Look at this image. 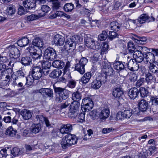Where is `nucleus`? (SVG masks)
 I'll list each match as a JSON object with an SVG mask.
<instances>
[{
  "label": "nucleus",
  "instance_id": "nucleus-1",
  "mask_svg": "<svg viewBox=\"0 0 158 158\" xmlns=\"http://www.w3.org/2000/svg\"><path fill=\"white\" fill-rule=\"evenodd\" d=\"M94 106L93 102L89 98H86L83 99L81 103V110H84L85 111H82L78 116V121L82 123L85 121V112L91 110Z\"/></svg>",
  "mask_w": 158,
  "mask_h": 158
},
{
  "label": "nucleus",
  "instance_id": "nucleus-2",
  "mask_svg": "<svg viewBox=\"0 0 158 158\" xmlns=\"http://www.w3.org/2000/svg\"><path fill=\"white\" fill-rule=\"evenodd\" d=\"M53 88L55 94V101L57 102L60 103L69 97V91L65 89L55 86Z\"/></svg>",
  "mask_w": 158,
  "mask_h": 158
},
{
  "label": "nucleus",
  "instance_id": "nucleus-3",
  "mask_svg": "<svg viewBox=\"0 0 158 158\" xmlns=\"http://www.w3.org/2000/svg\"><path fill=\"white\" fill-rule=\"evenodd\" d=\"M12 68H8L2 70L0 75V85L5 86L10 81L13 75Z\"/></svg>",
  "mask_w": 158,
  "mask_h": 158
},
{
  "label": "nucleus",
  "instance_id": "nucleus-4",
  "mask_svg": "<svg viewBox=\"0 0 158 158\" xmlns=\"http://www.w3.org/2000/svg\"><path fill=\"white\" fill-rule=\"evenodd\" d=\"M77 139L76 136L71 134H68L63 137L61 142L62 148L65 149L66 148L76 144Z\"/></svg>",
  "mask_w": 158,
  "mask_h": 158
},
{
  "label": "nucleus",
  "instance_id": "nucleus-5",
  "mask_svg": "<svg viewBox=\"0 0 158 158\" xmlns=\"http://www.w3.org/2000/svg\"><path fill=\"white\" fill-rule=\"evenodd\" d=\"M9 49V56L11 58V60L9 62V65L13 67L14 62L20 61L19 58L20 55L19 50L14 45H11L8 47Z\"/></svg>",
  "mask_w": 158,
  "mask_h": 158
},
{
  "label": "nucleus",
  "instance_id": "nucleus-6",
  "mask_svg": "<svg viewBox=\"0 0 158 158\" xmlns=\"http://www.w3.org/2000/svg\"><path fill=\"white\" fill-rule=\"evenodd\" d=\"M56 51L52 48H48L44 51L43 56L44 60L53 61L57 57Z\"/></svg>",
  "mask_w": 158,
  "mask_h": 158
},
{
  "label": "nucleus",
  "instance_id": "nucleus-7",
  "mask_svg": "<svg viewBox=\"0 0 158 158\" xmlns=\"http://www.w3.org/2000/svg\"><path fill=\"white\" fill-rule=\"evenodd\" d=\"M65 63H65L62 60H56L53 61L52 64L53 66L57 68L62 69L64 67L63 69L64 72L65 73L66 72L69 70L70 66V62L69 61H67Z\"/></svg>",
  "mask_w": 158,
  "mask_h": 158
},
{
  "label": "nucleus",
  "instance_id": "nucleus-8",
  "mask_svg": "<svg viewBox=\"0 0 158 158\" xmlns=\"http://www.w3.org/2000/svg\"><path fill=\"white\" fill-rule=\"evenodd\" d=\"M26 49L29 52L35 60H38L41 58L42 51L40 48H35L33 46H31L27 48Z\"/></svg>",
  "mask_w": 158,
  "mask_h": 158
},
{
  "label": "nucleus",
  "instance_id": "nucleus-9",
  "mask_svg": "<svg viewBox=\"0 0 158 158\" xmlns=\"http://www.w3.org/2000/svg\"><path fill=\"white\" fill-rule=\"evenodd\" d=\"M80 103L78 102L73 101L70 105V113L69 116L71 118H75L77 116Z\"/></svg>",
  "mask_w": 158,
  "mask_h": 158
},
{
  "label": "nucleus",
  "instance_id": "nucleus-10",
  "mask_svg": "<svg viewBox=\"0 0 158 158\" xmlns=\"http://www.w3.org/2000/svg\"><path fill=\"white\" fill-rule=\"evenodd\" d=\"M67 38L64 47L65 52L68 53L69 51V52L73 51V50L75 48L76 44L73 41V37L69 36L67 37Z\"/></svg>",
  "mask_w": 158,
  "mask_h": 158
},
{
  "label": "nucleus",
  "instance_id": "nucleus-11",
  "mask_svg": "<svg viewBox=\"0 0 158 158\" xmlns=\"http://www.w3.org/2000/svg\"><path fill=\"white\" fill-rule=\"evenodd\" d=\"M88 61V60L85 57H82L79 62L75 64V69L80 74H83L85 72V65Z\"/></svg>",
  "mask_w": 158,
  "mask_h": 158
},
{
  "label": "nucleus",
  "instance_id": "nucleus-12",
  "mask_svg": "<svg viewBox=\"0 0 158 158\" xmlns=\"http://www.w3.org/2000/svg\"><path fill=\"white\" fill-rule=\"evenodd\" d=\"M31 74L34 78L35 80H38L42 76L41 71V66L37 64L36 65H34L32 67Z\"/></svg>",
  "mask_w": 158,
  "mask_h": 158
},
{
  "label": "nucleus",
  "instance_id": "nucleus-13",
  "mask_svg": "<svg viewBox=\"0 0 158 158\" xmlns=\"http://www.w3.org/2000/svg\"><path fill=\"white\" fill-rule=\"evenodd\" d=\"M84 43L86 46L89 48L93 50H97L98 49L96 48V45L95 44L94 39L88 37L87 35L85 37Z\"/></svg>",
  "mask_w": 158,
  "mask_h": 158
},
{
  "label": "nucleus",
  "instance_id": "nucleus-14",
  "mask_svg": "<svg viewBox=\"0 0 158 158\" xmlns=\"http://www.w3.org/2000/svg\"><path fill=\"white\" fill-rule=\"evenodd\" d=\"M155 21V18L152 16L150 17L146 14H142L137 19V21L140 24H142L146 22H150Z\"/></svg>",
  "mask_w": 158,
  "mask_h": 158
},
{
  "label": "nucleus",
  "instance_id": "nucleus-15",
  "mask_svg": "<svg viewBox=\"0 0 158 158\" xmlns=\"http://www.w3.org/2000/svg\"><path fill=\"white\" fill-rule=\"evenodd\" d=\"M38 92L43 96L51 98L53 97V90L51 88H41L38 90Z\"/></svg>",
  "mask_w": 158,
  "mask_h": 158
},
{
  "label": "nucleus",
  "instance_id": "nucleus-16",
  "mask_svg": "<svg viewBox=\"0 0 158 158\" xmlns=\"http://www.w3.org/2000/svg\"><path fill=\"white\" fill-rule=\"evenodd\" d=\"M73 130V126L70 124H63L62 125L60 129V132L62 134H67Z\"/></svg>",
  "mask_w": 158,
  "mask_h": 158
},
{
  "label": "nucleus",
  "instance_id": "nucleus-17",
  "mask_svg": "<svg viewBox=\"0 0 158 158\" xmlns=\"http://www.w3.org/2000/svg\"><path fill=\"white\" fill-rule=\"evenodd\" d=\"M23 5L24 7L28 9H38V6L34 0H26L23 1Z\"/></svg>",
  "mask_w": 158,
  "mask_h": 158
},
{
  "label": "nucleus",
  "instance_id": "nucleus-18",
  "mask_svg": "<svg viewBox=\"0 0 158 158\" xmlns=\"http://www.w3.org/2000/svg\"><path fill=\"white\" fill-rule=\"evenodd\" d=\"M33 36L31 34H29L27 35L25 37H23L20 39L18 40L17 43L18 45L21 47H23L27 45L29 42V38L30 37Z\"/></svg>",
  "mask_w": 158,
  "mask_h": 158
},
{
  "label": "nucleus",
  "instance_id": "nucleus-19",
  "mask_svg": "<svg viewBox=\"0 0 158 158\" xmlns=\"http://www.w3.org/2000/svg\"><path fill=\"white\" fill-rule=\"evenodd\" d=\"M138 62L134 59H131L127 64L128 69L132 71H137L139 69V64H138Z\"/></svg>",
  "mask_w": 158,
  "mask_h": 158
},
{
  "label": "nucleus",
  "instance_id": "nucleus-20",
  "mask_svg": "<svg viewBox=\"0 0 158 158\" xmlns=\"http://www.w3.org/2000/svg\"><path fill=\"white\" fill-rule=\"evenodd\" d=\"M102 71L107 76H110L114 74V70L113 68L108 63H104L103 64Z\"/></svg>",
  "mask_w": 158,
  "mask_h": 158
},
{
  "label": "nucleus",
  "instance_id": "nucleus-21",
  "mask_svg": "<svg viewBox=\"0 0 158 158\" xmlns=\"http://www.w3.org/2000/svg\"><path fill=\"white\" fill-rule=\"evenodd\" d=\"M110 113L108 108H104L99 113L98 117L102 120H105L109 117Z\"/></svg>",
  "mask_w": 158,
  "mask_h": 158
},
{
  "label": "nucleus",
  "instance_id": "nucleus-22",
  "mask_svg": "<svg viewBox=\"0 0 158 158\" xmlns=\"http://www.w3.org/2000/svg\"><path fill=\"white\" fill-rule=\"evenodd\" d=\"M65 41L64 37L59 35H55L54 38V42L56 45L58 46H62Z\"/></svg>",
  "mask_w": 158,
  "mask_h": 158
},
{
  "label": "nucleus",
  "instance_id": "nucleus-23",
  "mask_svg": "<svg viewBox=\"0 0 158 158\" xmlns=\"http://www.w3.org/2000/svg\"><path fill=\"white\" fill-rule=\"evenodd\" d=\"M133 56L134 60L138 63L142 62L145 57L144 55H143L139 50H138L135 51L133 53Z\"/></svg>",
  "mask_w": 158,
  "mask_h": 158
},
{
  "label": "nucleus",
  "instance_id": "nucleus-24",
  "mask_svg": "<svg viewBox=\"0 0 158 158\" xmlns=\"http://www.w3.org/2000/svg\"><path fill=\"white\" fill-rule=\"evenodd\" d=\"M123 94V92L122 88L119 87H117L113 89L112 95L115 98H119Z\"/></svg>",
  "mask_w": 158,
  "mask_h": 158
},
{
  "label": "nucleus",
  "instance_id": "nucleus-25",
  "mask_svg": "<svg viewBox=\"0 0 158 158\" xmlns=\"http://www.w3.org/2000/svg\"><path fill=\"white\" fill-rule=\"evenodd\" d=\"M128 94L130 98L132 99H134L138 96L139 90L136 88H133L130 89Z\"/></svg>",
  "mask_w": 158,
  "mask_h": 158
},
{
  "label": "nucleus",
  "instance_id": "nucleus-26",
  "mask_svg": "<svg viewBox=\"0 0 158 158\" xmlns=\"http://www.w3.org/2000/svg\"><path fill=\"white\" fill-rule=\"evenodd\" d=\"M20 114L24 120H27L31 118L33 112L32 111L27 109H24L21 111Z\"/></svg>",
  "mask_w": 158,
  "mask_h": 158
},
{
  "label": "nucleus",
  "instance_id": "nucleus-27",
  "mask_svg": "<svg viewBox=\"0 0 158 158\" xmlns=\"http://www.w3.org/2000/svg\"><path fill=\"white\" fill-rule=\"evenodd\" d=\"M149 71L155 74H158V63H151L149 66Z\"/></svg>",
  "mask_w": 158,
  "mask_h": 158
},
{
  "label": "nucleus",
  "instance_id": "nucleus-28",
  "mask_svg": "<svg viewBox=\"0 0 158 158\" xmlns=\"http://www.w3.org/2000/svg\"><path fill=\"white\" fill-rule=\"evenodd\" d=\"M138 106L140 109V110L143 112L147 110L148 106V103L146 100L142 99L139 102Z\"/></svg>",
  "mask_w": 158,
  "mask_h": 158
},
{
  "label": "nucleus",
  "instance_id": "nucleus-29",
  "mask_svg": "<svg viewBox=\"0 0 158 158\" xmlns=\"http://www.w3.org/2000/svg\"><path fill=\"white\" fill-rule=\"evenodd\" d=\"M41 128L40 124H33L31 127V131L34 134L38 133L40 131Z\"/></svg>",
  "mask_w": 158,
  "mask_h": 158
},
{
  "label": "nucleus",
  "instance_id": "nucleus-30",
  "mask_svg": "<svg viewBox=\"0 0 158 158\" xmlns=\"http://www.w3.org/2000/svg\"><path fill=\"white\" fill-rule=\"evenodd\" d=\"M122 24H120L115 21H113L110 24V27L111 30L114 31H118L121 27Z\"/></svg>",
  "mask_w": 158,
  "mask_h": 158
},
{
  "label": "nucleus",
  "instance_id": "nucleus-31",
  "mask_svg": "<svg viewBox=\"0 0 158 158\" xmlns=\"http://www.w3.org/2000/svg\"><path fill=\"white\" fill-rule=\"evenodd\" d=\"M33 45L38 48H42L44 45V43L42 39L36 38L32 41Z\"/></svg>",
  "mask_w": 158,
  "mask_h": 158
},
{
  "label": "nucleus",
  "instance_id": "nucleus-32",
  "mask_svg": "<svg viewBox=\"0 0 158 158\" xmlns=\"http://www.w3.org/2000/svg\"><path fill=\"white\" fill-rule=\"evenodd\" d=\"M102 84L99 81V78H97L91 83V87L92 88L95 89H99L101 86Z\"/></svg>",
  "mask_w": 158,
  "mask_h": 158
},
{
  "label": "nucleus",
  "instance_id": "nucleus-33",
  "mask_svg": "<svg viewBox=\"0 0 158 158\" xmlns=\"http://www.w3.org/2000/svg\"><path fill=\"white\" fill-rule=\"evenodd\" d=\"M23 149L19 148L17 147L14 148L12 150H11V153L14 156L22 154L23 152Z\"/></svg>",
  "mask_w": 158,
  "mask_h": 158
},
{
  "label": "nucleus",
  "instance_id": "nucleus-34",
  "mask_svg": "<svg viewBox=\"0 0 158 158\" xmlns=\"http://www.w3.org/2000/svg\"><path fill=\"white\" fill-rule=\"evenodd\" d=\"M21 62L24 66H28L32 64V59L28 56L23 57L21 60Z\"/></svg>",
  "mask_w": 158,
  "mask_h": 158
},
{
  "label": "nucleus",
  "instance_id": "nucleus-35",
  "mask_svg": "<svg viewBox=\"0 0 158 158\" xmlns=\"http://www.w3.org/2000/svg\"><path fill=\"white\" fill-rule=\"evenodd\" d=\"M74 6L72 3H66L63 7L64 10L66 12H71L74 9Z\"/></svg>",
  "mask_w": 158,
  "mask_h": 158
},
{
  "label": "nucleus",
  "instance_id": "nucleus-36",
  "mask_svg": "<svg viewBox=\"0 0 158 158\" xmlns=\"http://www.w3.org/2000/svg\"><path fill=\"white\" fill-rule=\"evenodd\" d=\"M92 77V74L88 72L84 74L81 78V81L84 84H86L89 82Z\"/></svg>",
  "mask_w": 158,
  "mask_h": 158
},
{
  "label": "nucleus",
  "instance_id": "nucleus-37",
  "mask_svg": "<svg viewBox=\"0 0 158 158\" xmlns=\"http://www.w3.org/2000/svg\"><path fill=\"white\" fill-rule=\"evenodd\" d=\"M16 11L15 9L14 6L10 5L7 7L6 10V14L10 16L14 14Z\"/></svg>",
  "mask_w": 158,
  "mask_h": 158
},
{
  "label": "nucleus",
  "instance_id": "nucleus-38",
  "mask_svg": "<svg viewBox=\"0 0 158 158\" xmlns=\"http://www.w3.org/2000/svg\"><path fill=\"white\" fill-rule=\"evenodd\" d=\"M113 66L114 69L119 71L122 69L125 68L124 65L122 62L117 61L113 64Z\"/></svg>",
  "mask_w": 158,
  "mask_h": 158
},
{
  "label": "nucleus",
  "instance_id": "nucleus-39",
  "mask_svg": "<svg viewBox=\"0 0 158 158\" xmlns=\"http://www.w3.org/2000/svg\"><path fill=\"white\" fill-rule=\"evenodd\" d=\"M145 80L148 83H151L152 81L154 82L156 81V79L153 76L152 74L148 72L145 74Z\"/></svg>",
  "mask_w": 158,
  "mask_h": 158
},
{
  "label": "nucleus",
  "instance_id": "nucleus-40",
  "mask_svg": "<svg viewBox=\"0 0 158 158\" xmlns=\"http://www.w3.org/2000/svg\"><path fill=\"white\" fill-rule=\"evenodd\" d=\"M17 133V131L15 130H14L11 127H9L7 128L6 131V135L11 137L14 136Z\"/></svg>",
  "mask_w": 158,
  "mask_h": 158
},
{
  "label": "nucleus",
  "instance_id": "nucleus-41",
  "mask_svg": "<svg viewBox=\"0 0 158 158\" xmlns=\"http://www.w3.org/2000/svg\"><path fill=\"white\" fill-rule=\"evenodd\" d=\"M144 56V58L147 59V61H149L150 64L154 62L155 60V56L152 52H149L147 55Z\"/></svg>",
  "mask_w": 158,
  "mask_h": 158
},
{
  "label": "nucleus",
  "instance_id": "nucleus-42",
  "mask_svg": "<svg viewBox=\"0 0 158 158\" xmlns=\"http://www.w3.org/2000/svg\"><path fill=\"white\" fill-rule=\"evenodd\" d=\"M127 49L129 53L131 54L135 52L136 48L132 42L130 41L127 43Z\"/></svg>",
  "mask_w": 158,
  "mask_h": 158
},
{
  "label": "nucleus",
  "instance_id": "nucleus-43",
  "mask_svg": "<svg viewBox=\"0 0 158 158\" xmlns=\"http://www.w3.org/2000/svg\"><path fill=\"white\" fill-rule=\"evenodd\" d=\"M61 71L59 69H55L52 71L50 74V76L53 78H56L59 77L61 74Z\"/></svg>",
  "mask_w": 158,
  "mask_h": 158
},
{
  "label": "nucleus",
  "instance_id": "nucleus-44",
  "mask_svg": "<svg viewBox=\"0 0 158 158\" xmlns=\"http://www.w3.org/2000/svg\"><path fill=\"white\" fill-rule=\"evenodd\" d=\"M81 95L78 91L74 92L72 94V98L74 101L78 102L81 99Z\"/></svg>",
  "mask_w": 158,
  "mask_h": 158
},
{
  "label": "nucleus",
  "instance_id": "nucleus-45",
  "mask_svg": "<svg viewBox=\"0 0 158 158\" xmlns=\"http://www.w3.org/2000/svg\"><path fill=\"white\" fill-rule=\"evenodd\" d=\"M139 92L142 98L147 97L149 93V92L147 89L143 87H141L139 89Z\"/></svg>",
  "mask_w": 158,
  "mask_h": 158
},
{
  "label": "nucleus",
  "instance_id": "nucleus-46",
  "mask_svg": "<svg viewBox=\"0 0 158 158\" xmlns=\"http://www.w3.org/2000/svg\"><path fill=\"white\" fill-rule=\"evenodd\" d=\"M49 60H46L42 63L39 60L38 62V65L41 66V68H50L51 66V63L49 61Z\"/></svg>",
  "mask_w": 158,
  "mask_h": 158
},
{
  "label": "nucleus",
  "instance_id": "nucleus-47",
  "mask_svg": "<svg viewBox=\"0 0 158 158\" xmlns=\"http://www.w3.org/2000/svg\"><path fill=\"white\" fill-rule=\"evenodd\" d=\"M16 76L21 80L22 81H26V77L25 74L21 70L18 71L16 73Z\"/></svg>",
  "mask_w": 158,
  "mask_h": 158
},
{
  "label": "nucleus",
  "instance_id": "nucleus-48",
  "mask_svg": "<svg viewBox=\"0 0 158 158\" xmlns=\"http://www.w3.org/2000/svg\"><path fill=\"white\" fill-rule=\"evenodd\" d=\"M44 15H41V14H38V15L31 14L28 16L27 17V19L29 21H31L36 19H38L39 17L43 16Z\"/></svg>",
  "mask_w": 158,
  "mask_h": 158
},
{
  "label": "nucleus",
  "instance_id": "nucleus-49",
  "mask_svg": "<svg viewBox=\"0 0 158 158\" xmlns=\"http://www.w3.org/2000/svg\"><path fill=\"white\" fill-rule=\"evenodd\" d=\"M34 79L35 80L32 75L26 77V82H25V85H27L28 86L31 85L33 83Z\"/></svg>",
  "mask_w": 158,
  "mask_h": 158
},
{
  "label": "nucleus",
  "instance_id": "nucleus-50",
  "mask_svg": "<svg viewBox=\"0 0 158 158\" xmlns=\"http://www.w3.org/2000/svg\"><path fill=\"white\" fill-rule=\"evenodd\" d=\"M63 4L62 2L59 1H57L52 2V9L53 10H56L59 9V8L63 5Z\"/></svg>",
  "mask_w": 158,
  "mask_h": 158
},
{
  "label": "nucleus",
  "instance_id": "nucleus-51",
  "mask_svg": "<svg viewBox=\"0 0 158 158\" xmlns=\"http://www.w3.org/2000/svg\"><path fill=\"white\" fill-rule=\"evenodd\" d=\"M107 37L108 34L107 32L105 31H102V33L98 36V38L99 40L102 41L105 40Z\"/></svg>",
  "mask_w": 158,
  "mask_h": 158
},
{
  "label": "nucleus",
  "instance_id": "nucleus-52",
  "mask_svg": "<svg viewBox=\"0 0 158 158\" xmlns=\"http://www.w3.org/2000/svg\"><path fill=\"white\" fill-rule=\"evenodd\" d=\"M108 48L109 45L108 44L106 43H103L101 48V54H103L104 53H106L107 52Z\"/></svg>",
  "mask_w": 158,
  "mask_h": 158
},
{
  "label": "nucleus",
  "instance_id": "nucleus-53",
  "mask_svg": "<svg viewBox=\"0 0 158 158\" xmlns=\"http://www.w3.org/2000/svg\"><path fill=\"white\" fill-rule=\"evenodd\" d=\"M122 112L123 116L125 118H130L132 114V111L131 110H126Z\"/></svg>",
  "mask_w": 158,
  "mask_h": 158
},
{
  "label": "nucleus",
  "instance_id": "nucleus-54",
  "mask_svg": "<svg viewBox=\"0 0 158 158\" xmlns=\"http://www.w3.org/2000/svg\"><path fill=\"white\" fill-rule=\"evenodd\" d=\"M139 50L141 52L142 54L144 55H147L149 52V49L144 46L139 47Z\"/></svg>",
  "mask_w": 158,
  "mask_h": 158
},
{
  "label": "nucleus",
  "instance_id": "nucleus-55",
  "mask_svg": "<svg viewBox=\"0 0 158 158\" xmlns=\"http://www.w3.org/2000/svg\"><path fill=\"white\" fill-rule=\"evenodd\" d=\"M150 102L152 105L154 106L158 105V96H152L150 98Z\"/></svg>",
  "mask_w": 158,
  "mask_h": 158
},
{
  "label": "nucleus",
  "instance_id": "nucleus-56",
  "mask_svg": "<svg viewBox=\"0 0 158 158\" xmlns=\"http://www.w3.org/2000/svg\"><path fill=\"white\" fill-rule=\"evenodd\" d=\"M99 115L98 112L96 110L91 111L89 113V115L93 119H94Z\"/></svg>",
  "mask_w": 158,
  "mask_h": 158
},
{
  "label": "nucleus",
  "instance_id": "nucleus-57",
  "mask_svg": "<svg viewBox=\"0 0 158 158\" xmlns=\"http://www.w3.org/2000/svg\"><path fill=\"white\" fill-rule=\"evenodd\" d=\"M117 36V33L114 31L109 32L108 37L109 39L112 40L116 38Z\"/></svg>",
  "mask_w": 158,
  "mask_h": 158
},
{
  "label": "nucleus",
  "instance_id": "nucleus-58",
  "mask_svg": "<svg viewBox=\"0 0 158 158\" xmlns=\"http://www.w3.org/2000/svg\"><path fill=\"white\" fill-rule=\"evenodd\" d=\"M13 83L12 84L14 85H17L19 82L22 81L21 80L17 77L15 75L12 76Z\"/></svg>",
  "mask_w": 158,
  "mask_h": 158
},
{
  "label": "nucleus",
  "instance_id": "nucleus-59",
  "mask_svg": "<svg viewBox=\"0 0 158 158\" xmlns=\"http://www.w3.org/2000/svg\"><path fill=\"white\" fill-rule=\"evenodd\" d=\"M41 10L44 13H47L48 12H49L50 10V7L47 5H43L41 6Z\"/></svg>",
  "mask_w": 158,
  "mask_h": 158
},
{
  "label": "nucleus",
  "instance_id": "nucleus-60",
  "mask_svg": "<svg viewBox=\"0 0 158 158\" xmlns=\"http://www.w3.org/2000/svg\"><path fill=\"white\" fill-rule=\"evenodd\" d=\"M87 134L85 135L83 139L84 140H86L87 139H90V136L91 135L93 134V132L91 129H89L87 130Z\"/></svg>",
  "mask_w": 158,
  "mask_h": 158
},
{
  "label": "nucleus",
  "instance_id": "nucleus-61",
  "mask_svg": "<svg viewBox=\"0 0 158 158\" xmlns=\"http://www.w3.org/2000/svg\"><path fill=\"white\" fill-rule=\"evenodd\" d=\"M119 73L121 76L124 77L125 76L127 75L128 73L127 71L125 68L122 69L119 71Z\"/></svg>",
  "mask_w": 158,
  "mask_h": 158
},
{
  "label": "nucleus",
  "instance_id": "nucleus-62",
  "mask_svg": "<svg viewBox=\"0 0 158 158\" xmlns=\"http://www.w3.org/2000/svg\"><path fill=\"white\" fill-rule=\"evenodd\" d=\"M46 117L42 115H37L36 116V118L37 120L40 123H43Z\"/></svg>",
  "mask_w": 158,
  "mask_h": 158
},
{
  "label": "nucleus",
  "instance_id": "nucleus-63",
  "mask_svg": "<svg viewBox=\"0 0 158 158\" xmlns=\"http://www.w3.org/2000/svg\"><path fill=\"white\" fill-rule=\"evenodd\" d=\"M50 68H41V71L42 73V76L43 75H47L49 73L50 71Z\"/></svg>",
  "mask_w": 158,
  "mask_h": 158
},
{
  "label": "nucleus",
  "instance_id": "nucleus-64",
  "mask_svg": "<svg viewBox=\"0 0 158 158\" xmlns=\"http://www.w3.org/2000/svg\"><path fill=\"white\" fill-rule=\"evenodd\" d=\"M97 78H99V80L102 85L104 84L107 81V77L106 75L105 76L101 75L100 77Z\"/></svg>",
  "mask_w": 158,
  "mask_h": 158
}]
</instances>
